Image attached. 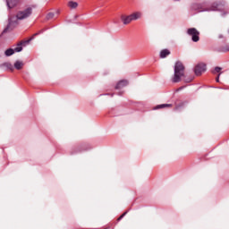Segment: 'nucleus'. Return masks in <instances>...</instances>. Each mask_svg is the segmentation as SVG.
Here are the masks:
<instances>
[{
    "label": "nucleus",
    "mask_w": 229,
    "mask_h": 229,
    "mask_svg": "<svg viewBox=\"0 0 229 229\" xmlns=\"http://www.w3.org/2000/svg\"><path fill=\"white\" fill-rule=\"evenodd\" d=\"M169 55H171V51H169L167 49H163L160 52V58H165L166 56H169Z\"/></svg>",
    "instance_id": "15"
},
{
    "label": "nucleus",
    "mask_w": 229,
    "mask_h": 229,
    "mask_svg": "<svg viewBox=\"0 0 229 229\" xmlns=\"http://www.w3.org/2000/svg\"><path fill=\"white\" fill-rule=\"evenodd\" d=\"M33 10L31 8H27L24 11H20L16 14V16H13L12 18L9 19V24L6 29H4V33L5 31H8L10 28H15L17 26V21H24V19H28L30 15H31Z\"/></svg>",
    "instance_id": "1"
},
{
    "label": "nucleus",
    "mask_w": 229,
    "mask_h": 229,
    "mask_svg": "<svg viewBox=\"0 0 229 229\" xmlns=\"http://www.w3.org/2000/svg\"><path fill=\"white\" fill-rule=\"evenodd\" d=\"M188 35L191 37V40L193 42H199V31L196 30V28H191L187 30Z\"/></svg>",
    "instance_id": "5"
},
{
    "label": "nucleus",
    "mask_w": 229,
    "mask_h": 229,
    "mask_svg": "<svg viewBox=\"0 0 229 229\" xmlns=\"http://www.w3.org/2000/svg\"><path fill=\"white\" fill-rule=\"evenodd\" d=\"M53 17H55V13H50L47 15V19H53Z\"/></svg>",
    "instance_id": "18"
},
{
    "label": "nucleus",
    "mask_w": 229,
    "mask_h": 229,
    "mask_svg": "<svg viewBox=\"0 0 229 229\" xmlns=\"http://www.w3.org/2000/svg\"><path fill=\"white\" fill-rule=\"evenodd\" d=\"M8 8H15L19 4V0H6Z\"/></svg>",
    "instance_id": "8"
},
{
    "label": "nucleus",
    "mask_w": 229,
    "mask_h": 229,
    "mask_svg": "<svg viewBox=\"0 0 229 229\" xmlns=\"http://www.w3.org/2000/svg\"><path fill=\"white\" fill-rule=\"evenodd\" d=\"M222 70H223V68L216 66V67H215V70L213 72H214V74H216V72H221Z\"/></svg>",
    "instance_id": "17"
},
{
    "label": "nucleus",
    "mask_w": 229,
    "mask_h": 229,
    "mask_svg": "<svg viewBox=\"0 0 229 229\" xmlns=\"http://www.w3.org/2000/svg\"><path fill=\"white\" fill-rule=\"evenodd\" d=\"M14 67L17 69V71H21V69L24 67V63L22 61H16L14 63Z\"/></svg>",
    "instance_id": "13"
},
{
    "label": "nucleus",
    "mask_w": 229,
    "mask_h": 229,
    "mask_svg": "<svg viewBox=\"0 0 229 229\" xmlns=\"http://www.w3.org/2000/svg\"><path fill=\"white\" fill-rule=\"evenodd\" d=\"M31 40H33V38H30L27 41L20 42L18 44V47H15L14 49L9 48V49L5 50V52H4L5 56H12V55H13V53H21V51H22V46H26V44H30V42H31Z\"/></svg>",
    "instance_id": "3"
},
{
    "label": "nucleus",
    "mask_w": 229,
    "mask_h": 229,
    "mask_svg": "<svg viewBox=\"0 0 229 229\" xmlns=\"http://www.w3.org/2000/svg\"><path fill=\"white\" fill-rule=\"evenodd\" d=\"M219 76H221V73L218 74L217 78H216V81L219 82Z\"/></svg>",
    "instance_id": "20"
},
{
    "label": "nucleus",
    "mask_w": 229,
    "mask_h": 229,
    "mask_svg": "<svg viewBox=\"0 0 229 229\" xmlns=\"http://www.w3.org/2000/svg\"><path fill=\"white\" fill-rule=\"evenodd\" d=\"M121 21L126 26V25L130 24V22H131L132 20H131V16H130V15H128V16L122 15Z\"/></svg>",
    "instance_id": "7"
},
{
    "label": "nucleus",
    "mask_w": 229,
    "mask_h": 229,
    "mask_svg": "<svg viewBox=\"0 0 229 229\" xmlns=\"http://www.w3.org/2000/svg\"><path fill=\"white\" fill-rule=\"evenodd\" d=\"M180 108V106H176L175 110H178Z\"/></svg>",
    "instance_id": "21"
},
{
    "label": "nucleus",
    "mask_w": 229,
    "mask_h": 229,
    "mask_svg": "<svg viewBox=\"0 0 229 229\" xmlns=\"http://www.w3.org/2000/svg\"><path fill=\"white\" fill-rule=\"evenodd\" d=\"M191 9L194 10L195 12H203V10H201V4H191Z\"/></svg>",
    "instance_id": "12"
},
{
    "label": "nucleus",
    "mask_w": 229,
    "mask_h": 229,
    "mask_svg": "<svg viewBox=\"0 0 229 229\" xmlns=\"http://www.w3.org/2000/svg\"><path fill=\"white\" fill-rule=\"evenodd\" d=\"M126 214H128V212H124V213L118 218V221H121V219H123V217H124V216H126Z\"/></svg>",
    "instance_id": "19"
},
{
    "label": "nucleus",
    "mask_w": 229,
    "mask_h": 229,
    "mask_svg": "<svg viewBox=\"0 0 229 229\" xmlns=\"http://www.w3.org/2000/svg\"><path fill=\"white\" fill-rule=\"evenodd\" d=\"M126 85H128V81H126V80L120 81L116 84L115 89H123V88L126 87Z\"/></svg>",
    "instance_id": "10"
},
{
    "label": "nucleus",
    "mask_w": 229,
    "mask_h": 229,
    "mask_svg": "<svg viewBox=\"0 0 229 229\" xmlns=\"http://www.w3.org/2000/svg\"><path fill=\"white\" fill-rule=\"evenodd\" d=\"M207 71V64H199L195 67V74L197 76H201L202 72H205Z\"/></svg>",
    "instance_id": "6"
},
{
    "label": "nucleus",
    "mask_w": 229,
    "mask_h": 229,
    "mask_svg": "<svg viewBox=\"0 0 229 229\" xmlns=\"http://www.w3.org/2000/svg\"><path fill=\"white\" fill-rule=\"evenodd\" d=\"M159 108H173V104H161L156 106V110H159Z\"/></svg>",
    "instance_id": "14"
},
{
    "label": "nucleus",
    "mask_w": 229,
    "mask_h": 229,
    "mask_svg": "<svg viewBox=\"0 0 229 229\" xmlns=\"http://www.w3.org/2000/svg\"><path fill=\"white\" fill-rule=\"evenodd\" d=\"M131 21H137L142 17V13L140 12H136L131 14H130Z\"/></svg>",
    "instance_id": "9"
},
{
    "label": "nucleus",
    "mask_w": 229,
    "mask_h": 229,
    "mask_svg": "<svg viewBox=\"0 0 229 229\" xmlns=\"http://www.w3.org/2000/svg\"><path fill=\"white\" fill-rule=\"evenodd\" d=\"M219 38H223V35H220V36H219Z\"/></svg>",
    "instance_id": "22"
},
{
    "label": "nucleus",
    "mask_w": 229,
    "mask_h": 229,
    "mask_svg": "<svg viewBox=\"0 0 229 229\" xmlns=\"http://www.w3.org/2000/svg\"><path fill=\"white\" fill-rule=\"evenodd\" d=\"M1 69H9V71H13V65L10 63H3L0 64Z\"/></svg>",
    "instance_id": "11"
},
{
    "label": "nucleus",
    "mask_w": 229,
    "mask_h": 229,
    "mask_svg": "<svg viewBox=\"0 0 229 229\" xmlns=\"http://www.w3.org/2000/svg\"><path fill=\"white\" fill-rule=\"evenodd\" d=\"M182 78H185V66L180 61H177L174 65V73L172 78L173 83H180Z\"/></svg>",
    "instance_id": "2"
},
{
    "label": "nucleus",
    "mask_w": 229,
    "mask_h": 229,
    "mask_svg": "<svg viewBox=\"0 0 229 229\" xmlns=\"http://www.w3.org/2000/svg\"><path fill=\"white\" fill-rule=\"evenodd\" d=\"M68 6L72 10H76V7L78 6V2L70 1V2H68Z\"/></svg>",
    "instance_id": "16"
},
{
    "label": "nucleus",
    "mask_w": 229,
    "mask_h": 229,
    "mask_svg": "<svg viewBox=\"0 0 229 229\" xmlns=\"http://www.w3.org/2000/svg\"><path fill=\"white\" fill-rule=\"evenodd\" d=\"M225 1L215 2L209 9L206 10V12H216L217 10H223V8H225Z\"/></svg>",
    "instance_id": "4"
}]
</instances>
